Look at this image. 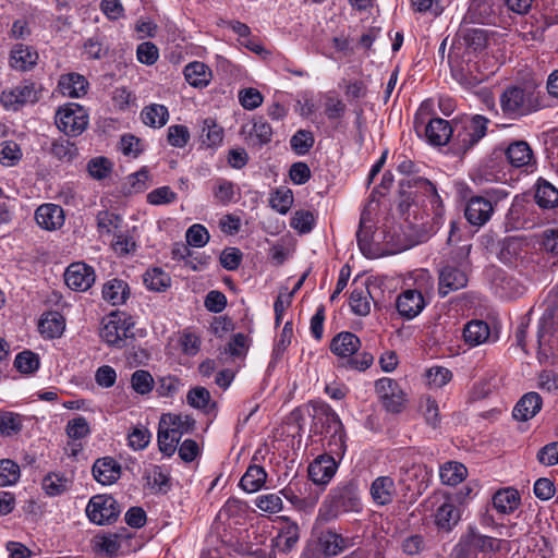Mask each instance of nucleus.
Here are the masks:
<instances>
[{
    "label": "nucleus",
    "mask_w": 558,
    "mask_h": 558,
    "mask_svg": "<svg viewBox=\"0 0 558 558\" xmlns=\"http://www.w3.org/2000/svg\"><path fill=\"white\" fill-rule=\"evenodd\" d=\"M361 509V499L357 485L352 482H345L338 485L329 496V502H325L319 513L327 520L336 518L342 512H357Z\"/></svg>",
    "instance_id": "nucleus-1"
},
{
    "label": "nucleus",
    "mask_w": 558,
    "mask_h": 558,
    "mask_svg": "<svg viewBox=\"0 0 558 558\" xmlns=\"http://www.w3.org/2000/svg\"><path fill=\"white\" fill-rule=\"evenodd\" d=\"M488 119L475 114L453 124L452 146L458 154H465L476 145L487 132Z\"/></svg>",
    "instance_id": "nucleus-2"
},
{
    "label": "nucleus",
    "mask_w": 558,
    "mask_h": 558,
    "mask_svg": "<svg viewBox=\"0 0 558 558\" xmlns=\"http://www.w3.org/2000/svg\"><path fill=\"white\" fill-rule=\"evenodd\" d=\"M501 109L506 114L525 116L539 108L538 97L532 87H509L500 97Z\"/></svg>",
    "instance_id": "nucleus-3"
},
{
    "label": "nucleus",
    "mask_w": 558,
    "mask_h": 558,
    "mask_svg": "<svg viewBox=\"0 0 558 558\" xmlns=\"http://www.w3.org/2000/svg\"><path fill=\"white\" fill-rule=\"evenodd\" d=\"M56 124L64 134L78 136L88 125V113L78 104H65L56 113Z\"/></svg>",
    "instance_id": "nucleus-4"
},
{
    "label": "nucleus",
    "mask_w": 558,
    "mask_h": 558,
    "mask_svg": "<svg viewBox=\"0 0 558 558\" xmlns=\"http://www.w3.org/2000/svg\"><path fill=\"white\" fill-rule=\"evenodd\" d=\"M133 326L134 323L126 314L113 312L104 318L100 337L109 345L122 347Z\"/></svg>",
    "instance_id": "nucleus-5"
},
{
    "label": "nucleus",
    "mask_w": 558,
    "mask_h": 558,
    "mask_svg": "<svg viewBox=\"0 0 558 558\" xmlns=\"http://www.w3.org/2000/svg\"><path fill=\"white\" fill-rule=\"evenodd\" d=\"M501 539L471 531L454 548V558H475L478 551L495 553L501 549Z\"/></svg>",
    "instance_id": "nucleus-6"
},
{
    "label": "nucleus",
    "mask_w": 558,
    "mask_h": 558,
    "mask_svg": "<svg viewBox=\"0 0 558 558\" xmlns=\"http://www.w3.org/2000/svg\"><path fill=\"white\" fill-rule=\"evenodd\" d=\"M121 512L117 500L110 495L93 496L86 507L88 519L98 525L110 524L114 522Z\"/></svg>",
    "instance_id": "nucleus-7"
},
{
    "label": "nucleus",
    "mask_w": 558,
    "mask_h": 558,
    "mask_svg": "<svg viewBox=\"0 0 558 558\" xmlns=\"http://www.w3.org/2000/svg\"><path fill=\"white\" fill-rule=\"evenodd\" d=\"M375 390L387 411L391 413H399L403 410L407 402V396L395 379L383 377L376 380Z\"/></svg>",
    "instance_id": "nucleus-8"
},
{
    "label": "nucleus",
    "mask_w": 558,
    "mask_h": 558,
    "mask_svg": "<svg viewBox=\"0 0 558 558\" xmlns=\"http://www.w3.org/2000/svg\"><path fill=\"white\" fill-rule=\"evenodd\" d=\"M38 97V90L34 83L22 82L3 90L0 95V102L7 110L17 111L27 104L36 102Z\"/></svg>",
    "instance_id": "nucleus-9"
},
{
    "label": "nucleus",
    "mask_w": 558,
    "mask_h": 558,
    "mask_svg": "<svg viewBox=\"0 0 558 558\" xmlns=\"http://www.w3.org/2000/svg\"><path fill=\"white\" fill-rule=\"evenodd\" d=\"M326 422L327 434H329L327 441V447L330 452L329 456L341 459L347 450L343 424L339 415L330 409L326 412Z\"/></svg>",
    "instance_id": "nucleus-10"
},
{
    "label": "nucleus",
    "mask_w": 558,
    "mask_h": 558,
    "mask_svg": "<svg viewBox=\"0 0 558 558\" xmlns=\"http://www.w3.org/2000/svg\"><path fill=\"white\" fill-rule=\"evenodd\" d=\"M94 269L85 263L71 264L65 272L66 286L75 291H87L95 282Z\"/></svg>",
    "instance_id": "nucleus-11"
},
{
    "label": "nucleus",
    "mask_w": 558,
    "mask_h": 558,
    "mask_svg": "<svg viewBox=\"0 0 558 558\" xmlns=\"http://www.w3.org/2000/svg\"><path fill=\"white\" fill-rule=\"evenodd\" d=\"M426 306L421 291L416 289L404 290L396 300V307L400 316L411 320L418 316Z\"/></svg>",
    "instance_id": "nucleus-12"
},
{
    "label": "nucleus",
    "mask_w": 558,
    "mask_h": 558,
    "mask_svg": "<svg viewBox=\"0 0 558 558\" xmlns=\"http://www.w3.org/2000/svg\"><path fill=\"white\" fill-rule=\"evenodd\" d=\"M466 283L468 275L464 269L458 266L446 265L439 271L438 291L441 296L464 288Z\"/></svg>",
    "instance_id": "nucleus-13"
},
{
    "label": "nucleus",
    "mask_w": 558,
    "mask_h": 558,
    "mask_svg": "<svg viewBox=\"0 0 558 558\" xmlns=\"http://www.w3.org/2000/svg\"><path fill=\"white\" fill-rule=\"evenodd\" d=\"M337 462L333 456L323 454L317 457L308 466V476L317 485H326L337 471Z\"/></svg>",
    "instance_id": "nucleus-14"
},
{
    "label": "nucleus",
    "mask_w": 558,
    "mask_h": 558,
    "mask_svg": "<svg viewBox=\"0 0 558 558\" xmlns=\"http://www.w3.org/2000/svg\"><path fill=\"white\" fill-rule=\"evenodd\" d=\"M506 158L514 168H523L533 171L535 160L530 145L524 141H515L506 149Z\"/></svg>",
    "instance_id": "nucleus-15"
},
{
    "label": "nucleus",
    "mask_w": 558,
    "mask_h": 558,
    "mask_svg": "<svg viewBox=\"0 0 558 558\" xmlns=\"http://www.w3.org/2000/svg\"><path fill=\"white\" fill-rule=\"evenodd\" d=\"M494 207L490 201L482 196L472 197L465 207L466 220L473 226H484L492 217Z\"/></svg>",
    "instance_id": "nucleus-16"
},
{
    "label": "nucleus",
    "mask_w": 558,
    "mask_h": 558,
    "mask_svg": "<svg viewBox=\"0 0 558 558\" xmlns=\"http://www.w3.org/2000/svg\"><path fill=\"white\" fill-rule=\"evenodd\" d=\"M369 494L377 506L391 504L397 495L395 480L388 475L376 477L369 486Z\"/></svg>",
    "instance_id": "nucleus-17"
},
{
    "label": "nucleus",
    "mask_w": 558,
    "mask_h": 558,
    "mask_svg": "<svg viewBox=\"0 0 558 558\" xmlns=\"http://www.w3.org/2000/svg\"><path fill=\"white\" fill-rule=\"evenodd\" d=\"M242 134L248 144L262 146L271 141L272 129L263 118H254L242 126Z\"/></svg>",
    "instance_id": "nucleus-18"
},
{
    "label": "nucleus",
    "mask_w": 558,
    "mask_h": 558,
    "mask_svg": "<svg viewBox=\"0 0 558 558\" xmlns=\"http://www.w3.org/2000/svg\"><path fill=\"white\" fill-rule=\"evenodd\" d=\"M161 428L169 430L172 436L181 439L183 435L193 432L195 420L187 414L166 413L160 417Z\"/></svg>",
    "instance_id": "nucleus-19"
},
{
    "label": "nucleus",
    "mask_w": 558,
    "mask_h": 558,
    "mask_svg": "<svg viewBox=\"0 0 558 558\" xmlns=\"http://www.w3.org/2000/svg\"><path fill=\"white\" fill-rule=\"evenodd\" d=\"M35 219L45 230H58L64 223V213L59 205L44 204L37 208Z\"/></svg>",
    "instance_id": "nucleus-20"
},
{
    "label": "nucleus",
    "mask_w": 558,
    "mask_h": 558,
    "mask_svg": "<svg viewBox=\"0 0 558 558\" xmlns=\"http://www.w3.org/2000/svg\"><path fill=\"white\" fill-rule=\"evenodd\" d=\"M93 475L98 483L111 485L120 478L121 466L113 458H101L94 463Z\"/></svg>",
    "instance_id": "nucleus-21"
},
{
    "label": "nucleus",
    "mask_w": 558,
    "mask_h": 558,
    "mask_svg": "<svg viewBox=\"0 0 558 558\" xmlns=\"http://www.w3.org/2000/svg\"><path fill=\"white\" fill-rule=\"evenodd\" d=\"M87 80L78 73H68L61 75L58 82L60 93L70 98H81L87 94Z\"/></svg>",
    "instance_id": "nucleus-22"
},
{
    "label": "nucleus",
    "mask_w": 558,
    "mask_h": 558,
    "mask_svg": "<svg viewBox=\"0 0 558 558\" xmlns=\"http://www.w3.org/2000/svg\"><path fill=\"white\" fill-rule=\"evenodd\" d=\"M463 340L469 347H478L490 341V327L484 320H471L463 327Z\"/></svg>",
    "instance_id": "nucleus-23"
},
{
    "label": "nucleus",
    "mask_w": 558,
    "mask_h": 558,
    "mask_svg": "<svg viewBox=\"0 0 558 558\" xmlns=\"http://www.w3.org/2000/svg\"><path fill=\"white\" fill-rule=\"evenodd\" d=\"M361 347L360 339L352 332L342 331L330 342V351L339 357H351Z\"/></svg>",
    "instance_id": "nucleus-24"
},
{
    "label": "nucleus",
    "mask_w": 558,
    "mask_h": 558,
    "mask_svg": "<svg viewBox=\"0 0 558 558\" xmlns=\"http://www.w3.org/2000/svg\"><path fill=\"white\" fill-rule=\"evenodd\" d=\"M453 133V125L441 118L432 119L425 128V135L433 145L447 144L452 138Z\"/></svg>",
    "instance_id": "nucleus-25"
},
{
    "label": "nucleus",
    "mask_w": 558,
    "mask_h": 558,
    "mask_svg": "<svg viewBox=\"0 0 558 558\" xmlns=\"http://www.w3.org/2000/svg\"><path fill=\"white\" fill-rule=\"evenodd\" d=\"M542 408V398L536 392L525 393L513 409V417L519 421H527L534 417Z\"/></svg>",
    "instance_id": "nucleus-26"
},
{
    "label": "nucleus",
    "mask_w": 558,
    "mask_h": 558,
    "mask_svg": "<svg viewBox=\"0 0 558 558\" xmlns=\"http://www.w3.org/2000/svg\"><path fill=\"white\" fill-rule=\"evenodd\" d=\"M38 60V53L32 47L19 44L13 47L10 54V64L17 71L31 70Z\"/></svg>",
    "instance_id": "nucleus-27"
},
{
    "label": "nucleus",
    "mask_w": 558,
    "mask_h": 558,
    "mask_svg": "<svg viewBox=\"0 0 558 558\" xmlns=\"http://www.w3.org/2000/svg\"><path fill=\"white\" fill-rule=\"evenodd\" d=\"M184 77L191 86L204 88L209 85L213 78V73L205 63L193 61L185 65Z\"/></svg>",
    "instance_id": "nucleus-28"
},
{
    "label": "nucleus",
    "mask_w": 558,
    "mask_h": 558,
    "mask_svg": "<svg viewBox=\"0 0 558 558\" xmlns=\"http://www.w3.org/2000/svg\"><path fill=\"white\" fill-rule=\"evenodd\" d=\"M460 518L461 513L459 508L449 498H446L435 512L436 525L446 531L451 530V527L459 522Z\"/></svg>",
    "instance_id": "nucleus-29"
},
{
    "label": "nucleus",
    "mask_w": 558,
    "mask_h": 558,
    "mask_svg": "<svg viewBox=\"0 0 558 558\" xmlns=\"http://www.w3.org/2000/svg\"><path fill=\"white\" fill-rule=\"evenodd\" d=\"M38 329L47 339L59 338L65 329V320L59 312H48L41 316Z\"/></svg>",
    "instance_id": "nucleus-30"
},
{
    "label": "nucleus",
    "mask_w": 558,
    "mask_h": 558,
    "mask_svg": "<svg viewBox=\"0 0 558 558\" xmlns=\"http://www.w3.org/2000/svg\"><path fill=\"white\" fill-rule=\"evenodd\" d=\"M97 232L101 239H109L116 235L122 225V218L109 210H100L96 216Z\"/></svg>",
    "instance_id": "nucleus-31"
},
{
    "label": "nucleus",
    "mask_w": 558,
    "mask_h": 558,
    "mask_svg": "<svg viewBox=\"0 0 558 558\" xmlns=\"http://www.w3.org/2000/svg\"><path fill=\"white\" fill-rule=\"evenodd\" d=\"M130 294L128 283L120 279H111L104 284L102 298L113 306L125 303Z\"/></svg>",
    "instance_id": "nucleus-32"
},
{
    "label": "nucleus",
    "mask_w": 558,
    "mask_h": 558,
    "mask_svg": "<svg viewBox=\"0 0 558 558\" xmlns=\"http://www.w3.org/2000/svg\"><path fill=\"white\" fill-rule=\"evenodd\" d=\"M267 473L263 466L253 464L250 465L241 477L240 486L246 493L258 492L266 483Z\"/></svg>",
    "instance_id": "nucleus-33"
},
{
    "label": "nucleus",
    "mask_w": 558,
    "mask_h": 558,
    "mask_svg": "<svg viewBox=\"0 0 558 558\" xmlns=\"http://www.w3.org/2000/svg\"><path fill=\"white\" fill-rule=\"evenodd\" d=\"M519 505L520 496L518 490L513 488L500 489L493 497L494 508L504 514L513 512Z\"/></svg>",
    "instance_id": "nucleus-34"
},
{
    "label": "nucleus",
    "mask_w": 558,
    "mask_h": 558,
    "mask_svg": "<svg viewBox=\"0 0 558 558\" xmlns=\"http://www.w3.org/2000/svg\"><path fill=\"white\" fill-rule=\"evenodd\" d=\"M468 475L466 468L457 461H448L439 469V477L442 484L456 486L463 482Z\"/></svg>",
    "instance_id": "nucleus-35"
},
{
    "label": "nucleus",
    "mask_w": 558,
    "mask_h": 558,
    "mask_svg": "<svg viewBox=\"0 0 558 558\" xmlns=\"http://www.w3.org/2000/svg\"><path fill=\"white\" fill-rule=\"evenodd\" d=\"M141 119L145 125L159 129L167 124L169 111L163 105L151 104L143 108Z\"/></svg>",
    "instance_id": "nucleus-36"
},
{
    "label": "nucleus",
    "mask_w": 558,
    "mask_h": 558,
    "mask_svg": "<svg viewBox=\"0 0 558 558\" xmlns=\"http://www.w3.org/2000/svg\"><path fill=\"white\" fill-rule=\"evenodd\" d=\"M535 201L542 208H554L558 205V189L546 180L539 179L536 184Z\"/></svg>",
    "instance_id": "nucleus-37"
},
{
    "label": "nucleus",
    "mask_w": 558,
    "mask_h": 558,
    "mask_svg": "<svg viewBox=\"0 0 558 558\" xmlns=\"http://www.w3.org/2000/svg\"><path fill=\"white\" fill-rule=\"evenodd\" d=\"M470 21L480 24H489L495 19V12L488 0H473L469 10Z\"/></svg>",
    "instance_id": "nucleus-38"
},
{
    "label": "nucleus",
    "mask_w": 558,
    "mask_h": 558,
    "mask_svg": "<svg viewBox=\"0 0 558 558\" xmlns=\"http://www.w3.org/2000/svg\"><path fill=\"white\" fill-rule=\"evenodd\" d=\"M294 202L293 192L288 186H279L270 193V207L280 215H286Z\"/></svg>",
    "instance_id": "nucleus-39"
},
{
    "label": "nucleus",
    "mask_w": 558,
    "mask_h": 558,
    "mask_svg": "<svg viewBox=\"0 0 558 558\" xmlns=\"http://www.w3.org/2000/svg\"><path fill=\"white\" fill-rule=\"evenodd\" d=\"M324 113L330 121L340 120L345 111L347 106L342 99L335 93L328 92L322 95Z\"/></svg>",
    "instance_id": "nucleus-40"
},
{
    "label": "nucleus",
    "mask_w": 558,
    "mask_h": 558,
    "mask_svg": "<svg viewBox=\"0 0 558 558\" xmlns=\"http://www.w3.org/2000/svg\"><path fill=\"white\" fill-rule=\"evenodd\" d=\"M71 481L62 474L49 473L43 480V489L49 496H58L66 492Z\"/></svg>",
    "instance_id": "nucleus-41"
},
{
    "label": "nucleus",
    "mask_w": 558,
    "mask_h": 558,
    "mask_svg": "<svg viewBox=\"0 0 558 558\" xmlns=\"http://www.w3.org/2000/svg\"><path fill=\"white\" fill-rule=\"evenodd\" d=\"M202 140L208 147H217L223 141V129L214 119L207 118L203 121Z\"/></svg>",
    "instance_id": "nucleus-42"
},
{
    "label": "nucleus",
    "mask_w": 558,
    "mask_h": 558,
    "mask_svg": "<svg viewBox=\"0 0 558 558\" xmlns=\"http://www.w3.org/2000/svg\"><path fill=\"white\" fill-rule=\"evenodd\" d=\"M369 291L365 287L355 288L350 295V307L352 312L360 316H366L371 311Z\"/></svg>",
    "instance_id": "nucleus-43"
},
{
    "label": "nucleus",
    "mask_w": 558,
    "mask_h": 558,
    "mask_svg": "<svg viewBox=\"0 0 558 558\" xmlns=\"http://www.w3.org/2000/svg\"><path fill=\"white\" fill-rule=\"evenodd\" d=\"M320 547L327 556H336L348 546V542L339 534L327 532L320 537Z\"/></svg>",
    "instance_id": "nucleus-44"
},
{
    "label": "nucleus",
    "mask_w": 558,
    "mask_h": 558,
    "mask_svg": "<svg viewBox=\"0 0 558 558\" xmlns=\"http://www.w3.org/2000/svg\"><path fill=\"white\" fill-rule=\"evenodd\" d=\"M145 286L153 291H163L170 286V277L160 268L148 269L144 275Z\"/></svg>",
    "instance_id": "nucleus-45"
},
{
    "label": "nucleus",
    "mask_w": 558,
    "mask_h": 558,
    "mask_svg": "<svg viewBox=\"0 0 558 558\" xmlns=\"http://www.w3.org/2000/svg\"><path fill=\"white\" fill-rule=\"evenodd\" d=\"M255 506L263 512L275 514L283 509V501L279 494L268 493L256 497Z\"/></svg>",
    "instance_id": "nucleus-46"
},
{
    "label": "nucleus",
    "mask_w": 558,
    "mask_h": 558,
    "mask_svg": "<svg viewBox=\"0 0 558 558\" xmlns=\"http://www.w3.org/2000/svg\"><path fill=\"white\" fill-rule=\"evenodd\" d=\"M235 196L236 186L234 183L226 179H218L215 182L214 197L218 203L228 205L235 199Z\"/></svg>",
    "instance_id": "nucleus-47"
},
{
    "label": "nucleus",
    "mask_w": 558,
    "mask_h": 558,
    "mask_svg": "<svg viewBox=\"0 0 558 558\" xmlns=\"http://www.w3.org/2000/svg\"><path fill=\"white\" fill-rule=\"evenodd\" d=\"M154 384V378L147 371L137 369L131 376V387L138 395L144 396L151 392Z\"/></svg>",
    "instance_id": "nucleus-48"
},
{
    "label": "nucleus",
    "mask_w": 558,
    "mask_h": 558,
    "mask_svg": "<svg viewBox=\"0 0 558 558\" xmlns=\"http://www.w3.org/2000/svg\"><path fill=\"white\" fill-rule=\"evenodd\" d=\"M148 181L149 172L146 168H142L126 178L124 184L125 192L129 194L143 192L148 187Z\"/></svg>",
    "instance_id": "nucleus-49"
},
{
    "label": "nucleus",
    "mask_w": 558,
    "mask_h": 558,
    "mask_svg": "<svg viewBox=\"0 0 558 558\" xmlns=\"http://www.w3.org/2000/svg\"><path fill=\"white\" fill-rule=\"evenodd\" d=\"M22 158V150L17 143L4 141L0 143V162L3 166H14Z\"/></svg>",
    "instance_id": "nucleus-50"
},
{
    "label": "nucleus",
    "mask_w": 558,
    "mask_h": 558,
    "mask_svg": "<svg viewBox=\"0 0 558 558\" xmlns=\"http://www.w3.org/2000/svg\"><path fill=\"white\" fill-rule=\"evenodd\" d=\"M119 149L124 156L136 158L144 150V144L133 134H123L119 142Z\"/></svg>",
    "instance_id": "nucleus-51"
},
{
    "label": "nucleus",
    "mask_w": 558,
    "mask_h": 558,
    "mask_svg": "<svg viewBox=\"0 0 558 558\" xmlns=\"http://www.w3.org/2000/svg\"><path fill=\"white\" fill-rule=\"evenodd\" d=\"M210 400V392L204 387H194L186 395V402L192 408L203 411H208Z\"/></svg>",
    "instance_id": "nucleus-52"
},
{
    "label": "nucleus",
    "mask_w": 558,
    "mask_h": 558,
    "mask_svg": "<svg viewBox=\"0 0 558 558\" xmlns=\"http://www.w3.org/2000/svg\"><path fill=\"white\" fill-rule=\"evenodd\" d=\"M314 135L311 131L299 130L290 140L291 148L298 155L306 154L314 145Z\"/></svg>",
    "instance_id": "nucleus-53"
},
{
    "label": "nucleus",
    "mask_w": 558,
    "mask_h": 558,
    "mask_svg": "<svg viewBox=\"0 0 558 558\" xmlns=\"http://www.w3.org/2000/svg\"><path fill=\"white\" fill-rule=\"evenodd\" d=\"M14 366L23 374H31L38 369L39 359L31 351H23L15 356Z\"/></svg>",
    "instance_id": "nucleus-54"
},
{
    "label": "nucleus",
    "mask_w": 558,
    "mask_h": 558,
    "mask_svg": "<svg viewBox=\"0 0 558 558\" xmlns=\"http://www.w3.org/2000/svg\"><path fill=\"white\" fill-rule=\"evenodd\" d=\"M65 432L71 439H83L90 433L89 423L85 417L76 416L68 422Z\"/></svg>",
    "instance_id": "nucleus-55"
},
{
    "label": "nucleus",
    "mask_w": 558,
    "mask_h": 558,
    "mask_svg": "<svg viewBox=\"0 0 558 558\" xmlns=\"http://www.w3.org/2000/svg\"><path fill=\"white\" fill-rule=\"evenodd\" d=\"M20 477V466L12 460L0 461V486L15 484Z\"/></svg>",
    "instance_id": "nucleus-56"
},
{
    "label": "nucleus",
    "mask_w": 558,
    "mask_h": 558,
    "mask_svg": "<svg viewBox=\"0 0 558 558\" xmlns=\"http://www.w3.org/2000/svg\"><path fill=\"white\" fill-rule=\"evenodd\" d=\"M465 45L473 51H481L487 46V32L482 28L468 29L463 35Z\"/></svg>",
    "instance_id": "nucleus-57"
},
{
    "label": "nucleus",
    "mask_w": 558,
    "mask_h": 558,
    "mask_svg": "<svg viewBox=\"0 0 558 558\" xmlns=\"http://www.w3.org/2000/svg\"><path fill=\"white\" fill-rule=\"evenodd\" d=\"M452 378L451 372L442 366L430 367L426 372V380L429 387L441 388Z\"/></svg>",
    "instance_id": "nucleus-58"
},
{
    "label": "nucleus",
    "mask_w": 558,
    "mask_h": 558,
    "mask_svg": "<svg viewBox=\"0 0 558 558\" xmlns=\"http://www.w3.org/2000/svg\"><path fill=\"white\" fill-rule=\"evenodd\" d=\"M299 539V529L295 524L286 526L276 538V546L281 550H290Z\"/></svg>",
    "instance_id": "nucleus-59"
},
{
    "label": "nucleus",
    "mask_w": 558,
    "mask_h": 558,
    "mask_svg": "<svg viewBox=\"0 0 558 558\" xmlns=\"http://www.w3.org/2000/svg\"><path fill=\"white\" fill-rule=\"evenodd\" d=\"M147 203L154 206L171 204L177 199V193L169 186H160L150 191L146 196Z\"/></svg>",
    "instance_id": "nucleus-60"
},
{
    "label": "nucleus",
    "mask_w": 558,
    "mask_h": 558,
    "mask_svg": "<svg viewBox=\"0 0 558 558\" xmlns=\"http://www.w3.org/2000/svg\"><path fill=\"white\" fill-rule=\"evenodd\" d=\"M185 239L189 245L203 247L209 241V233L204 226L195 223L186 230Z\"/></svg>",
    "instance_id": "nucleus-61"
},
{
    "label": "nucleus",
    "mask_w": 558,
    "mask_h": 558,
    "mask_svg": "<svg viewBox=\"0 0 558 558\" xmlns=\"http://www.w3.org/2000/svg\"><path fill=\"white\" fill-rule=\"evenodd\" d=\"M167 140L171 146L182 148L190 141V131L182 124L171 125L168 128Z\"/></svg>",
    "instance_id": "nucleus-62"
},
{
    "label": "nucleus",
    "mask_w": 558,
    "mask_h": 558,
    "mask_svg": "<svg viewBox=\"0 0 558 558\" xmlns=\"http://www.w3.org/2000/svg\"><path fill=\"white\" fill-rule=\"evenodd\" d=\"M263 95L256 88L247 87L239 92V101L246 110L256 109L263 104Z\"/></svg>",
    "instance_id": "nucleus-63"
},
{
    "label": "nucleus",
    "mask_w": 558,
    "mask_h": 558,
    "mask_svg": "<svg viewBox=\"0 0 558 558\" xmlns=\"http://www.w3.org/2000/svg\"><path fill=\"white\" fill-rule=\"evenodd\" d=\"M314 221V215L311 211L298 210L292 216L290 226L301 233H307L313 229Z\"/></svg>",
    "instance_id": "nucleus-64"
}]
</instances>
